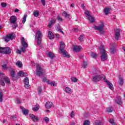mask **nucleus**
I'll use <instances>...</instances> for the list:
<instances>
[{
  "label": "nucleus",
  "mask_w": 125,
  "mask_h": 125,
  "mask_svg": "<svg viewBox=\"0 0 125 125\" xmlns=\"http://www.w3.org/2000/svg\"><path fill=\"white\" fill-rule=\"evenodd\" d=\"M3 95V94L2 93V92H0V102H2Z\"/></svg>",
  "instance_id": "a18cd8bd"
},
{
  "label": "nucleus",
  "mask_w": 125,
  "mask_h": 125,
  "mask_svg": "<svg viewBox=\"0 0 125 125\" xmlns=\"http://www.w3.org/2000/svg\"><path fill=\"white\" fill-rule=\"evenodd\" d=\"M16 102L18 104H21V101L20 100V99L17 98L16 99Z\"/></svg>",
  "instance_id": "5fc2aeb1"
},
{
  "label": "nucleus",
  "mask_w": 125,
  "mask_h": 125,
  "mask_svg": "<svg viewBox=\"0 0 125 125\" xmlns=\"http://www.w3.org/2000/svg\"><path fill=\"white\" fill-rule=\"evenodd\" d=\"M12 119H13V120H15V119H16L17 116L16 115H14L13 116L11 117Z\"/></svg>",
  "instance_id": "680f3d73"
},
{
  "label": "nucleus",
  "mask_w": 125,
  "mask_h": 125,
  "mask_svg": "<svg viewBox=\"0 0 125 125\" xmlns=\"http://www.w3.org/2000/svg\"><path fill=\"white\" fill-rule=\"evenodd\" d=\"M90 56L92 57L93 58H97V54L94 53H91Z\"/></svg>",
  "instance_id": "c9c22d12"
},
{
  "label": "nucleus",
  "mask_w": 125,
  "mask_h": 125,
  "mask_svg": "<svg viewBox=\"0 0 125 125\" xmlns=\"http://www.w3.org/2000/svg\"><path fill=\"white\" fill-rule=\"evenodd\" d=\"M1 85H5V83H4V82L3 81H1Z\"/></svg>",
  "instance_id": "052dcab7"
},
{
  "label": "nucleus",
  "mask_w": 125,
  "mask_h": 125,
  "mask_svg": "<svg viewBox=\"0 0 125 125\" xmlns=\"http://www.w3.org/2000/svg\"><path fill=\"white\" fill-rule=\"evenodd\" d=\"M52 106H53V104L50 102H47L45 104V107L47 109H50Z\"/></svg>",
  "instance_id": "2eb2a0df"
},
{
  "label": "nucleus",
  "mask_w": 125,
  "mask_h": 125,
  "mask_svg": "<svg viewBox=\"0 0 125 125\" xmlns=\"http://www.w3.org/2000/svg\"><path fill=\"white\" fill-rule=\"evenodd\" d=\"M27 18V15H24L23 18L22 19V23L24 24L25 22H26V19Z\"/></svg>",
  "instance_id": "79ce46f5"
},
{
  "label": "nucleus",
  "mask_w": 125,
  "mask_h": 125,
  "mask_svg": "<svg viewBox=\"0 0 125 125\" xmlns=\"http://www.w3.org/2000/svg\"><path fill=\"white\" fill-rule=\"evenodd\" d=\"M19 12V10L18 9H16L15 10V12Z\"/></svg>",
  "instance_id": "0e129e2a"
},
{
  "label": "nucleus",
  "mask_w": 125,
  "mask_h": 125,
  "mask_svg": "<svg viewBox=\"0 0 125 125\" xmlns=\"http://www.w3.org/2000/svg\"><path fill=\"white\" fill-rule=\"evenodd\" d=\"M62 16H64L66 18H70V15L68 14L66 12H63L62 13Z\"/></svg>",
  "instance_id": "cd10ccee"
},
{
  "label": "nucleus",
  "mask_w": 125,
  "mask_h": 125,
  "mask_svg": "<svg viewBox=\"0 0 125 125\" xmlns=\"http://www.w3.org/2000/svg\"><path fill=\"white\" fill-rule=\"evenodd\" d=\"M36 73L37 76H42L43 74V69L42 68L41 65L39 64H36Z\"/></svg>",
  "instance_id": "423d86ee"
},
{
  "label": "nucleus",
  "mask_w": 125,
  "mask_h": 125,
  "mask_svg": "<svg viewBox=\"0 0 125 125\" xmlns=\"http://www.w3.org/2000/svg\"><path fill=\"white\" fill-rule=\"evenodd\" d=\"M88 18L91 23H93V22H95V19L91 17V16L88 17Z\"/></svg>",
  "instance_id": "a878e982"
},
{
  "label": "nucleus",
  "mask_w": 125,
  "mask_h": 125,
  "mask_svg": "<svg viewBox=\"0 0 125 125\" xmlns=\"http://www.w3.org/2000/svg\"><path fill=\"white\" fill-rule=\"evenodd\" d=\"M116 102L119 105H122L123 104V103L122 102V98L121 97H118L116 100Z\"/></svg>",
  "instance_id": "4be33fe9"
},
{
  "label": "nucleus",
  "mask_w": 125,
  "mask_h": 125,
  "mask_svg": "<svg viewBox=\"0 0 125 125\" xmlns=\"http://www.w3.org/2000/svg\"><path fill=\"white\" fill-rule=\"evenodd\" d=\"M71 81L73 83H77V82H78V79L76 77H72L71 78Z\"/></svg>",
  "instance_id": "f704fd0d"
},
{
  "label": "nucleus",
  "mask_w": 125,
  "mask_h": 125,
  "mask_svg": "<svg viewBox=\"0 0 125 125\" xmlns=\"http://www.w3.org/2000/svg\"><path fill=\"white\" fill-rule=\"evenodd\" d=\"M24 72L22 71H20L18 73V76H20V77H24Z\"/></svg>",
  "instance_id": "37998d69"
},
{
  "label": "nucleus",
  "mask_w": 125,
  "mask_h": 125,
  "mask_svg": "<svg viewBox=\"0 0 125 125\" xmlns=\"http://www.w3.org/2000/svg\"><path fill=\"white\" fill-rule=\"evenodd\" d=\"M98 71H96L95 74L96 75L93 76L91 79L92 82H99L100 80H102V79H105L104 75H98Z\"/></svg>",
  "instance_id": "39448f33"
},
{
  "label": "nucleus",
  "mask_w": 125,
  "mask_h": 125,
  "mask_svg": "<svg viewBox=\"0 0 125 125\" xmlns=\"http://www.w3.org/2000/svg\"><path fill=\"white\" fill-rule=\"evenodd\" d=\"M47 81H49L48 80H47L46 79V78L45 77H44L43 79H42V82H43L44 83H47Z\"/></svg>",
  "instance_id": "6e6d98bb"
},
{
  "label": "nucleus",
  "mask_w": 125,
  "mask_h": 125,
  "mask_svg": "<svg viewBox=\"0 0 125 125\" xmlns=\"http://www.w3.org/2000/svg\"><path fill=\"white\" fill-rule=\"evenodd\" d=\"M21 45H22V47H21V51L19 49L17 50V53H18V54H21V51H22V52H25L26 50V48L28 47V43L25 42V38L24 37L21 38Z\"/></svg>",
  "instance_id": "f03ea898"
},
{
  "label": "nucleus",
  "mask_w": 125,
  "mask_h": 125,
  "mask_svg": "<svg viewBox=\"0 0 125 125\" xmlns=\"http://www.w3.org/2000/svg\"><path fill=\"white\" fill-rule=\"evenodd\" d=\"M83 39H84V38H83V35H81L79 37V40L80 41V42H83Z\"/></svg>",
  "instance_id": "ea45409f"
},
{
  "label": "nucleus",
  "mask_w": 125,
  "mask_h": 125,
  "mask_svg": "<svg viewBox=\"0 0 125 125\" xmlns=\"http://www.w3.org/2000/svg\"><path fill=\"white\" fill-rule=\"evenodd\" d=\"M1 6L2 7H6V6H7V4L6 3L1 2Z\"/></svg>",
  "instance_id": "49530a36"
},
{
  "label": "nucleus",
  "mask_w": 125,
  "mask_h": 125,
  "mask_svg": "<svg viewBox=\"0 0 125 125\" xmlns=\"http://www.w3.org/2000/svg\"><path fill=\"white\" fill-rule=\"evenodd\" d=\"M56 30L59 32H60L61 33H62V34H64V32L61 30L60 28V26L59 25L57 26Z\"/></svg>",
  "instance_id": "c756f323"
},
{
  "label": "nucleus",
  "mask_w": 125,
  "mask_h": 125,
  "mask_svg": "<svg viewBox=\"0 0 125 125\" xmlns=\"http://www.w3.org/2000/svg\"><path fill=\"white\" fill-rule=\"evenodd\" d=\"M70 125H76V123L73 122L72 123L70 124Z\"/></svg>",
  "instance_id": "338daca9"
},
{
  "label": "nucleus",
  "mask_w": 125,
  "mask_h": 125,
  "mask_svg": "<svg viewBox=\"0 0 125 125\" xmlns=\"http://www.w3.org/2000/svg\"><path fill=\"white\" fill-rule=\"evenodd\" d=\"M48 36L50 40H53L54 39V35H53V33H52V32L51 31L48 32Z\"/></svg>",
  "instance_id": "412c9836"
},
{
  "label": "nucleus",
  "mask_w": 125,
  "mask_h": 125,
  "mask_svg": "<svg viewBox=\"0 0 125 125\" xmlns=\"http://www.w3.org/2000/svg\"><path fill=\"white\" fill-rule=\"evenodd\" d=\"M21 109L23 115H28L29 114V110L28 109H26L22 106H21Z\"/></svg>",
  "instance_id": "a211bd4d"
},
{
  "label": "nucleus",
  "mask_w": 125,
  "mask_h": 125,
  "mask_svg": "<svg viewBox=\"0 0 125 125\" xmlns=\"http://www.w3.org/2000/svg\"><path fill=\"white\" fill-rule=\"evenodd\" d=\"M47 55L48 57H49V58H50L51 59H52L55 57L54 54H53V53L51 52H49V53H48Z\"/></svg>",
  "instance_id": "393cba45"
},
{
  "label": "nucleus",
  "mask_w": 125,
  "mask_h": 125,
  "mask_svg": "<svg viewBox=\"0 0 125 125\" xmlns=\"http://www.w3.org/2000/svg\"><path fill=\"white\" fill-rule=\"evenodd\" d=\"M105 83H106L107 85L109 86L110 89H111V90H113L114 89V86H113V84H112V83H111L110 82H109V81L106 80L105 81Z\"/></svg>",
  "instance_id": "4468645a"
},
{
  "label": "nucleus",
  "mask_w": 125,
  "mask_h": 125,
  "mask_svg": "<svg viewBox=\"0 0 125 125\" xmlns=\"http://www.w3.org/2000/svg\"><path fill=\"white\" fill-rule=\"evenodd\" d=\"M90 122L88 120H85L83 122V125H89Z\"/></svg>",
  "instance_id": "a19ab883"
},
{
  "label": "nucleus",
  "mask_w": 125,
  "mask_h": 125,
  "mask_svg": "<svg viewBox=\"0 0 125 125\" xmlns=\"http://www.w3.org/2000/svg\"><path fill=\"white\" fill-rule=\"evenodd\" d=\"M30 117L34 122H38L39 121V118L38 117L35 116L34 114H31Z\"/></svg>",
  "instance_id": "f3484780"
},
{
  "label": "nucleus",
  "mask_w": 125,
  "mask_h": 125,
  "mask_svg": "<svg viewBox=\"0 0 125 125\" xmlns=\"http://www.w3.org/2000/svg\"><path fill=\"white\" fill-rule=\"evenodd\" d=\"M16 66L19 67V68H21L22 67V62H20V61H18L16 63Z\"/></svg>",
  "instance_id": "bb28decb"
},
{
  "label": "nucleus",
  "mask_w": 125,
  "mask_h": 125,
  "mask_svg": "<svg viewBox=\"0 0 125 125\" xmlns=\"http://www.w3.org/2000/svg\"><path fill=\"white\" fill-rule=\"evenodd\" d=\"M110 124H111V125H115V121H114V119H111L109 121Z\"/></svg>",
  "instance_id": "09e8293b"
},
{
  "label": "nucleus",
  "mask_w": 125,
  "mask_h": 125,
  "mask_svg": "<svg viewBox=\"0 0 125 125\" xmlns=\"http://www.w3.org/2000/svg\"><path fill=\"white\" fill-rule=\"evenodd\" d=\"M33 15L35 17H38L39 16V11H35L33 13Z\"/></svg>",
  "instance_id": "58836bf2"
},
{
  "label": "nucleus",
  "mask_w": 125,
  "mask_h": 125,
  "mask_svg": "<svg viewBox=\"0 0 125 125\" xmlns=\"http://www.w3.org/2000/svg\"><path fill=\"white\" fill-rule=\"evenodd\" d=\"M24 86L25 88H30V85L29 84V78L26 77L24 79Z\"/></svg>",
  "instance_id": "f8f14e48"
},
{
  "label": "nucleus",
  "mask_w": 125,
  "mask_h": 125,
  "mask_svg": "<svg viewBox=\"0 0 125 125\" xmlns=\"http://www.w3.org/2000/svg\"><path fill=\"white\" fill-rule=\"evenodd\" d=\"M4 40L5 42H8L9 41H10V38H9V37L7 35L6 37H5Z\"/></svg>",
  "instance_id": "3c124183"
},
{
  "label": "nucleus",
  "mask_w": 125,
  "mask_h": 125,
  "mask_svg": "<svg viewBox=\"0 0 125 125\" xmlns=\"http://www.w3.org/2000/svg\"><path fill=\"white\" fill-rule=\"evenodd\" d=\"M121 30L117 29H115L114 31V38L116 41H119L120 39V36H121Z\"/></svg>",
  "instance_id": "9d476101"
},
{
  "label": "nucleus",
  "mask_w": 125,
  "mask_h": 125,
  "mask_svg": "<svg viewBox=\"0 0 125 125\" xmlns=\"http://www.w3.org/2000/svg\"><path fill=\"white\" fill-rule=\"evenodd\" d=\"M110 9L111 8L110 7H106L104 8V12L105 13V15H108V14L110 13Z\"/></svg>",
  "instance_id": "6ab92c4d"
},
{
  "label": "nucleus",
  "mask_w": 125,
  "mask_h": 125,
  "mask_svg": "<svg viewBox=\"0 0 125 125\" xmlns=\"http://www.w3.org/2000/svg\"><path fill=\"white\" fill-rule=\"evenodd\" d=\"M44 121L45 122V123H48L49 122V118L48 117H45L44 118Z\"/></svg>",
  "instance_id": "603ef678"
},
{
  "label": "nucleus",
  "mask_w": 125,
  "mask_h": 125,
  "mask_svg": "<svg viewBox=\"0 0 125 125\" xmlns=\"http://www.w3.org/2000/svg\"><path fill=\"white\" fill-rule=\"evenodd\" d=\"M84 14H85V15H86V16L88 17H88H89L90 16H91V15H90V13L88 11H85L84 12Z\"/></svg>",
  "instance_id": "e433bc0d"
},
{
  "label": "nucleus",
  "mask_w": 125,
  "mask_h": 125,
  "mask_svg": "<svg viewBox=\"0 0 125 125\" xmlns=\"http://www.w3.org/2000/svg\"><path fill=\"white\" fill-rule=\"evenodd\" d=\"M79 31V29L78 28H74V32H78Z\"/></svg>",
  "instance_id": "69168bd1"
},
{
  "label": "nucleus",
  "mask_w": 125,
  "mask_h": 125,
  "mask_svg": "<svg viewBox=\"0 0 125 125\" xmlns=\"http://www.w3.org/2000/svg\"><path fill=\"white\" fill-rule=\"evenodd\" d=\"M40 109V105L38 104H36L35 105L34 107L33 108V110L35 112H37V111H39V109Z\"/></svg>",
  "instance_id": "b1692460"
},
{
  "label": "nucleus",
  "mask_w": 125,
  "mask_h": 125,
  "mask_svg": "<svg viewBox=\"0 0 125 125\" xmlns=\"http://www.w3.org/2000/svg\"><path fill=\"white\" fill-rule=\"evenodd\" d=\"M74 111H72L71 114H70V117L71 118H74Z\"/></svg>",
  "instance_id": "bf43d9fd"
},
{
  "label": "nucleus",
  "mask_w": 125,
  "mask_h": 125,
  "mask_svg": "<svg viewBox=\"0 0 125 125\" xmlns=\"http://www.w3.org/2000/svg\"><path fill=\"white\" fill-rule=\"evenodd\" d=\"M60 50L61 53H62V54H63L65 57H67V58H70V55L68 54L67 51H65V50H64V48H65V44L64 43V42H60Z\"/></svg>",
  "instance_id": "7ed1b4c3"
},
{
  "label": "nucleus",
  "mask_w": 125,
  "mask_h": 125,
  "mask_svg": "<svg viewBox=\"0 0 125 125\" xmlns=\"http://www.w3.org/2000/svg\"><path fill=\"white\" fill-rule=\"evenodd\" d=\"M4 81L5 83H10V80L9 78H8V77H5L4 78Z\"/></svg>",
  "instance_id": "2f4dec72"
},
{
  "label": "nucleus",
  "mask_w": 125,
  "mask_h": 125,
  "mask_svg": "<svg viewBox=\"0 0 125 125\" xmlns=\"http://www.w3.org/2000/svg\"><path fill=\"white\" fill-rule=\"evenodd\" d=\"M17 27H18V25L16 23H14L12 26V27L13 28V29H16Z\"/></svg>",
  "instance_id": "4d7b16f0"
},
{
  "label": "nucleus",
  "mask_w": 125,
  "mask_h": 125,
  "mask_svg": "<svg viewBox=\"0 0 125 125\" xmlns=\"http://www.w3.org/2000/svg\"><path fill=\"white\" fill-rule=\"evenodd\" d=\"M56 37L57 38H59L60 37V35H59V34H56Z\"/></svg>",
  "instance_id": "e2e57ef3"
},
{
  "label": "nucleus",
  "mask_w": 125,
  "mask_h": 125,
  "mask_svg": "<svg viewBox=\"0 0 125 125\" xmlns=\"http://www.w3.org/2000/svg\"><path fill=\"white\" fill-rule=\"evenodd\" d=\"M116 45H117V44L116 43H111L110 45V53L111 54H115L116 53Z\"/></svg>",
  "instance_id": "6e6552de"
},
{
  "label": "nucleus",
  "mask_w": 125,
  "mask_h": 125,
  "mask_svg": "<svg viewBox=\"0 0 125 125\" xmlns=\"http://www.w3.org/2000/svg\"><path fill=\"white\" fill-rule=\"evenodd\" d=\"M83 50V47L81 46L74 45L73 49V51L74 52H79Z\"/></svg>",
  "instance_id": "9b49d317"
},
{
  "label": "nucleus",
  "mask_w": 125,
  "mask_h": 125,
  "mask_svg": "<svg viewBox=\"0 0 125 125\" xmlns=\"http://www.w3.org/2000/svg\"><path fill=\"white\" fill-rule=\"evenodd\" d=\"M56 22V20L52 19L51 20H50V22L48 24V27L49 28H51L52 27V25L54 24Z\"/></svg>",
  "instance_id": "dca6fc26"
},
{
  "label": "nucleus",
  "mask_w": 125,
  "mask_h": 125,
  "mask_svg": "<svg viewBox=\"0 0 125 125\" xmlns=\"http://www.w3.org/2000/svg\"><path fill=\"white\" fill-rule=\"evenodd\" d=\"M95 124L96 125H101L102 124V122L99 120H96Z\"/></svg>",
  "instance_id": "4c0bfd02"
},
{
  "label": "nucleus",
  "mask_w": 125,
  "mask_h": 125,
  "mask_svg": "<svg viewBox=\"0 0 125 125\" xmlns=\"http://www.w3.org/2000/svg\"><path fill=\"white\" fill-rule=\"evenodd\" d=\"M11 76L12 78H14L15 77V71L14 70H12L11 71Z\"/></svg>",
  "instance_id": "473e14b6"
},
{
  "label": "nucleus",
  "mask_w": 125,
  "mask_h": 125,
  "mask_svg": "<svg viewBox=\"0 0 125 125\" xmlns=\"http://www.w3.org/2000/svg\"><path fill=\"white\" fill-rule=\"evenodd\" d=\"M41 1L42 4V5H45V0H41Z\"/></svg>",
  "instance_id": "13d9d810"
},
{
  "label": "nucleus",
  "mask_w": 125,
  "mask_h": 125,
  "mask_svg": "<svg viewBox=\"0 0 125 125\" xmlns=\"http://www.w3.org/2000/svg\"><path fill=\"white\" fill-rule=\"evenodd\" d=\"M0 52L4 53V54H9L11 51L9 47H0Z\"/></svg>",
  "instance_id": "0eeeda50"
},
{
  "label": "nucleus",
  "mask_w": 125,
  "mask_h": 125,
  "mask_svg": "<svg viewBox=\"0 0 125 125\" xmlns=\"http://www.w3.org/2000/svg\"><path fill=\"white\" fill-rule=\"evenodd\" d=\"M47 83H48V84H49L50 85H52L53 86H55V85H56V83L55 82V81H50L49 80L47 81Z\"/></svg>",
  "instance_id": "aec40b11"
},
{
  "label": "nucleus",
  "mask_w": 125,
  "mask_h": 125,
  "mask_svg": "<svg viewBox=\"0 0 125 125\" xmlns=\"http://www.w3.org/2000/svg\"><path fill=\"white\" fill-rule=\"evenodd\" d=\"M100 53L101 54V58L102 61H105L108 59V56H107V53L104 49V46L103 44H101L100 46Z\"/></svg>",
  "instance_id": "f257e3e1"
},
{
  "label": "nucleus",
  "mask_w": 125,
  "mask_h": 125,
  "mask_svg": "<svg viewBox=\"0 0 125 125\" xmlns=\"http://www.w3.org/2000/svg\"><path fill=\"white\" fill-rule=\"evenodd\" d=\"M119 84L120 85H123V84H124V79L122 78H119Z\"/></svg>",
  "instance_id": "72a5a7b5"
},
{
  "label": "nucleus",
  "mask_w": 125,
  "mask_h": 125,
  "mask_svg": "<svg viewBox=\"0 0 125 125\" xmlns=\"http://www.w3.org/2000/svg\"><path fill=\"white\" fill-rule=\"evenodd\" d=\"M38 92L39 94H41V93H42V87H38Z\"/></svg>",
  "instance_id": "864d4df0"
},
{
  "label": "nucleus",
  "mask_w": 125,
  "mask_h": 125,
  "mask_svg": "<svg viewBox=\"0 0 125 125\" xmlns=\"http://www.w3.org/2000/svg\"><path fill=\"white\" fill-rule=\"evenodd\" d=\"M2 68L3 69V70H5L6 71L7 70V66H6V64H3L2 65Z\"/></svg>",
  "instance_id": "8fccbe9b"
},
{
  "label": "nucleus",
  "mask_w": 125,
  "mask_h": 125,
  "mask_svg": "<svg viewBox=\"0 0 125 125\" xmlns=\"http://www.w3.org/2000/svg\"><path fill=\"white\" fill-rule=\"evenodd\" d=\"M57 19L58 21H59L60 22H62V21H63V19H62V18L60 17V16H58L57 17Z\"/></svg>",
  "instance_id": "de8ad7c7"
},
{
  "label": "nucleus",
  "mask_w": 125,
  "mask_h": 125,
  "mask_svg": "<svg viewBox=\"0 0 125 125\" xmlns=\"http://www.w3.org/2000/svg\"><path fill=\"white\" fill-rule=\"evenodd\" d=\"M113 107H108L106 108V112H107V113H111V112H113Z\"/></svg>",
  "instance_id": "7c9ffc66"
},
{
  "label": "nucleus",
  "mask_w": 125,
  "mask_h": 125,
  "mask_svg": "<svg viewBox=\"0 0 125 125\" xmlns=\"http://www.w3.org/2000/svg\"><path fill=\"white\" fill-rule=\"evenodd\" d=\"M10 23L12 24H14L16 21H17V17L15 16H12L11 17L10 19Z\"/></svg>",
  "instance_id": "ddd939ff"
},
{
  "label": "nucleus",
  "mask_w": 125,
  "mask_h": 125,
  "mask_svg": "<svg viewBox=\"0 0 125 125\" xmlns=\"http://www.w3.org/2000/svg\"><path fill=\"white\" fill-rule=\"evenodd\" d=\"M35 40L37 41V44L39 46H41V43H42V32L40 30H38L36 32L35 35Z\"/></svg>",
  "instance_id": "20e7f679"
},
{
  "label": "nucleus",
  "mask_w": 125,
  "mask_h": 125,
  "mask_svg": "<svg viewBox=\"0 0 125 125\" xmlns=\"http://www.w3.org/2000/svg\"><path fill=\"white\" fill-rule=\"evenodd\" d=\"M2 75H3V73L0 71V76H2Z\"/></svg>",
  "instance_id": "774afa93"
},
{
  "label": "nucleus",
  "mask_w": 125,
  "mask_h": 125,
  "mask_svg": "<svg viewBox=\"0 0 125 125\" xmlns=\"http://www.w3.org/2000/svg\"><path fill=\"white\" fill-rule=\"evenodd\" d=\"M86 66H87V62H84L82 64V67L83 68H86Z\"/></svg>",
  "instance_id": "c03bdc74"
},
{
  "label": "nucleus",
  "mask_w": 125,
  "mask_h": 125,
  "mask_svg": "<svg viewBox=\"0 0 125 125\" xmlns=\"http://www.w3.org/2000/svg\"><path fill=\"white\" fill-rule=\"evenodd\" d=\"M65 90L66 93H72V92H73V90H72V89H71L69 87H65Z\"/></svg>",
  "instance_id": "5701e85b"
},
{
  "label": "nucleus",
  "mask_w": 125,
  "mask_h": 125,
  "mask_svg": "<svg viewBox=\"0 0 125 125\" xmlns=\"http://www.w3.org/2000/svg\"><path fill=\"white\" fill-rule=\"evenodd\" d=\"M14 36H15V34L14 33H11L8 35V37L10 38L11 40H13L14 39Z\"/></svg>",
  "instance_id": "c85d7f7f"
},
{
  "label": "nucleus",
  "mask_w": 125,
  "mask_h": 125,
  "mask_svg": "<svg viewBox=\"0 0 125 125\" xmlns=\"http://www.w3.org/2000/svg\"><path fill=\"white\" fill-rule=\"evenodd\" d=\"M104 23H102L100 26H94L93 29L97 30V31H99V32L101 33V32H103V30H104Z\"/></svg>",
  "instance_id": "1a4fd4ad"
}]
</instances>
